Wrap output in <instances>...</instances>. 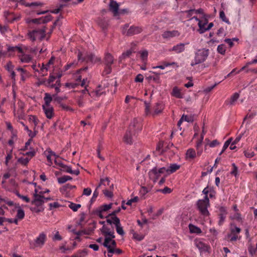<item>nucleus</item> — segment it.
Wrapping results in <instances>:
<instances>
[{
	"instance_id": "nucleus-1",
	"label": "nucleus",
	"mask_w": 257,
	"mask_h": 257,
	"mask_svg": "<svg viewBox=\"0 0 257 257\" xmlns=\"http://www.w3.org/2000/svg\"><path fill=\"white\" fill-rule=\"evenodd\" d=\"M141 130L140 124L139 123L138 119L134 118L126 130L123 137V141L125 143L132 145L133 143V137L135 136L138 131Z\"/></svg>"
},
{
	"instance_id": "nucleus-2",
	"label": "nucleus",
	"mask_w": 257,
	"mask_h": 257,
	"mask_svg": "<svg viewBox=\"0 0 257 257\" xmlns=\"http://www.w3.org/2000/svg\"><path fill=\"white\" fill-rule=\"evenodd\" d=\"M209 49L202 48L198 49L195 54L194 61L191 63L192 66L204 62L209 55Z\"/></svg>"
},
{
	"instance_id": "nucleus-3",
	"label": "nucleus",
	"mask_w": 257,
	"mask_h": 257,
	"mask_svg": "<svg viewBox=\"0 0 257 257\" xmlns=\"http://www.w3.org/2000/svg\"><path fill=\"white\" fill-rule=\"evenodd\" d=\"M166 168L163 167L158 168L156 166L150 170L148 172L149 178L152 180L154 183H156L162 174L166 172Z\"/></svg>"
},
{
	"instance_id": "nucleus-4",
	"label": "nucleus",
	"mask_w": 257,
	"mask_h": 257,
	"mask_svg": "<svg viewBox=\"0 0 257 257\" xmlns=\"http://www.w3.org/2000/svg\"><path fill=\"white\" fill-rule=\"evenodd\" d=\"M82 55V53L79 51L77 56L78 60H82V61H85L86 62H90L91 63H95L101 60L100 58H95L94 54L92 53L87 54L83 58L81 57Z\"/></svg>"
},
{
	"instance_id": "nucleus-5",
	"label": "nucleus",
	"mask_w": 257,
	"mask_h": 257,
	"mask_svg": "<svg viewBox=\"0 0 257 257\" xmlns=\"http://www.w3.org/2000/svg\"><path fill=\"white\" fill-rule=\"evenodd\" d=\"M202 201L201 199L197 201L196 203L197 209L202 215L208 216L210 215V213L207 208L210 206V204H207V203Z\"/></svg>"
},
{
	"instance_id": "nucleus-6",
	"label": "nucleus",
	"mask_w": 257,
	"mask_h": 257,
	"mask_svg": "<svg viewBox=\"0 0 257 257\" xmlns=\"http://www.w3.org/2000/svg\"><path fill=\"white\" fill-rule=\"evenodd\" d=\"M257 63V56L255 57L252 61L247 62L246 64L243 66L239 70V71L242 70H245L246 73L252 72L254 73H257V69L255 68H252L250 67V66L253 64Z\"/></svg>"
},
{
	"instance_id": "nucleus-7",
	"label": "nucleus",
	"mask_w": 257,
	"mask_h": 257,
	"mask_svg": "<svg viewBox=\"0 0 257 257\" xmlns=\"http://www.w3.org/2000/svg\"><path fill=\"white\" fill-rule=\"evenodd\" d=\"M143 31V28L141 27L132 26H131L126 32V36L130 37L135 35H137L141 33Z\"/></svg>"
},
{
	"instance_id": "nucleus-8",
	"label": "nucleus",
	"mask_w": 257,
	"mask_h": 257,
	"mask_svg": "<svg viewBox=\"0 0 257 257\" xmlns=\"http://www.w3.org/2000/svg\"><path fill=\"white\" fill-rule=\"evenodd\" d=\"M119 5L115 1L110 2L109 5V10L112 12L114 16H119Z\"/></svg>"
},
{
	"instance_id": "nucleus-9",
	"label": "nucleus",
	"mask_w": 257,
	"mask_h": 257,
	"mask_svg": "<svg viewBox=\"0 0 257 257\" xmlns=\"http://www.w3.org/2000/svg\"><path fill=\"white\" fill-rule=\"evenodd\" d=\"M38 34H46V31L43 29L34 30L32 31H29L28 36L32 42H34L36 40V36Z\"/></svg>"
},
{
	"instance_id": "nucleus-10",
	"label": "nucleus",
	"mask_w": 257,
	"mask_h": 257,
	"mask_svg": "<svg viewBox=\"0 0 257 257\" xmlns=\"http://www.w3.org/2000/svg\"><path fill=\"white\" fill-rule=\"evenodd\" d=\"M255 115H256L255 112H252L250 110H249V112L247 114V115L244 118L242 123L239 128V131H241L242 130L243 125L245 123L246 121V124L251 123L252 122V121H251L252 119L254 118Z\"/></svg>"
},
{
	"instance_id": "nucleus-11",
	"label": "nucleus",
	"mask_w": 257,
	"mask_h": 257,
	"mask_svg": "<svg viewBox=\"0 0 257 257\" xmlns=\"http://www.w3.org/2000/svg\"><path fill=\"white\" fill-rule=\"evenodd\" d=\"M164 104L162 102H158L156 103L154 107V112L152 113L153 116H155L163 112L164 109Z\"/></svg>"
},
{
	"instance_id": "nucleus-12",
	"label": "nucleus",
	"mask_w": 257,
	"mask_h": 257,
	"mask_svg": "<svg viewBox=\"0 0 257 257\" xmlns=\"http://www.w3.org/2000/svg\"><path fill=\"white\" fill-rule=\"evenodd\" d=\"M195 244L196 247L200 250L201 252H209L210 249V247L209 245L206 244L201 241L196 242Z\"/></svg>"
},
{
	"instance_id": "nucleus-13",
	"label": "nucleus",
	"mask_w": 257,
	"mask_h": 257,
	"mask_svg": "<svg viewBox=\"0 0 257 257\" xmlns=\"http://www.w3.org/2000/svg\"><path fill=\"white\" fill-rule=\"evenodd\" d=\"M102 245L107 248V250L110 248H115L116 246V242L114 239L110 240L106 238L104 240V242L102 243Z\"/></svg>"
},
{
	"instance_id": "nucleus-14",
	"label": "nucleus",
	"mask_w": 257,
	"mask_h": 257,
	"mask_svg": "<svg viewBox=\"0 0 257 257\" xmlns=\"http://www.w3.org/2000/svg\"><path fill=\"white\" fill-rule=\"evenodd\" d=\"M89 225H92V226L89 227L87 229L79 230V232H80V235L82 233L86 235H90L92 233H93V231L96 227V222L95 221H93L92 223H90Z\"/></svg>"
},
{
	"instance_id": "nucleus-15",
	"label": "nucleus",
	"mask_w": 257,
	"mask_h": 257,
	"mask_svg": "<svg viewBox=\"0 0 257 257\" xmlns=\"http://www.w3.org/2000/svg\"><path fill=\"white\" fill-rule=\"evenodd\" d=\"M42 108L47 118L51 119L54 115L53 107L47 108L45 105H42Z\"/></svg>"
},
{
	"instance_id": "nucleus-16",
	"label": "nucleus",
	"mask_w": 257,
	"mask_h": 257,
	"mask_svg": "<svg viewBox=\"0 0 257 257\" xmlns=\"http://www.w3.org/2000/svg\"><path fill=\"white\" fill-rule=\"evenodd\" d=\"M180 35V32L177 30H173L172 31H167L163 33L162 36L164 38H168L170 37L179 36Z\"/></svg>"
},
{
	"instance_id": "nucleus-17",
	"label": "nucleus",
	"mask_w": 257,
	"mask_h": 257,
	"mask_svg": "<svg viewBox=\"0 0 257 257\" xmlns=\"http://www.w3.org/2000/svg\"><path fill=\"white\" fill-rule=\"evenodd\" d=\"M180 167V165L176 163L171 164L169 168H166V172L167 173V175H170L179 169Z\"/></svg>"
},
{
	"instance_id": "nucleus-18",
	"label": "nucleus",
	"mask_w": 257,
	"mask_h": 257,
	"mask_svg": "<svg viewBox=\"0 0 257 257\" xmlns=\"http://www.w3.org/2000/svg\"><path fill=\"white\" fill-rule=\"evenodd\" d=\"M185 44L184 43H179L174 46L172 49L170 50V51H175L176 53H180L185 50Z\"/></svg>"
},
{
	"instance_id": "nucleus-19",
	"label": "nucleus",
	"mask_w": 257,
	"mask_h": 257,
	"mask_svg": "<svg viewBox=\"0 0 257 257\" xmlns=\"http://www.w3.org/2000/svg\"><path fill=\"white\" fill-rule=\"evenodd\" d=\"M114 224L115 225V228H116V231L117 233L121 236H123L124 235L125 232L123 229L121 225L120 221H117V220L115 221V222H114Z\"/></svg>"
},
{
	"instance_id": "nucleus-20",
	"label": "nucleus",
	"mask_w": 257,
	"mask_h": 257,
	"mask_svg": "<svg viewBox=\"0 0 257 257\" xmlns=\"http://www.w3.org/2000/svg\"><path fill=\"white\" fill-rule=\"evenodd\" d=\"M121 210L120 207H118L116 210L113 211L111 213L108 214L107 216L105 217V218H108L109 217L111 216L112 220L115 221L117 219V221H119V218L116 216L117 214H118Z\"/></svg>"
},
{
	"instance_id": "nucleus-21",
	"label": "nucleus",
	"mask_w": 257,
	"mask_h": 257,
	"mask_svg": "<svg viewBox=\"0 0 257 257\" xmlns=\"http://www.w3.org/2000/svg\"><path fill=\"white\" fill-rule=\"evenodd\" d=\"M76 188V186L75 185H72L69 183L66 184V185L63 186L61 188H60V191L62 194H67L68 192L67 190L69 189H73Z\"/></svg>"
},
{
	"instance_id": "nucleus-22",
	"label": "nucleus",
	"mask_w": 257,
	"mask_h": 257,
	"mask_svg": "<svg viewBox=\"0 0 257 257\" xmlns=\"http://www.w3.org/2000/svg\"><path fill=\"white\" fill-rule=\"evenodd\" d=\"M13 13H11L9 11H5L4 12V16L6 19L10 23H13L15 21L17 20L18 18L13 17Z\"/></svg>"
},
{
	"instance_id": "nucleus-23",
	"label": "nucleus",
	"mask_w": 257,
	"mask_h": 257,
	"mask_svg": "<svg viewBox=\"0 0 257 257\" xmlns=\"http://www.w3.org/2000/svg\"><path fill=\"white\" fill-rule=\"evenodd\" d=\"M239 97V94L237 92L234 93L231 97L229 100H226L225 103L227 105H233L234 102Z\"/></svg>"
},
{
	"instance_id": "nucleus-24",
	"label": "nucleus",
	"mask_w": 257,
	"mask_h": 257,
	"mask_svg": "<svg viewBox=\"0 0 257 257\" xmlns=\"http://www.w3.org/2000/svg\"><path fill=\"white\" fill-rule=\"evenodd\" d=\"M133 52H135L133 51L132 49L127 50L126 52H123L121 55L119 57L118 61L119 62H122L126 58L129 57Z\"/></svg>"
},
{
	"instance_id": "nucleus-25",
	"label": "nucleus",
	"mask_w": 257,
	"mask_h": 257,
	"mask_svg": "<svg viewBox=\"0 0 257 257\" xmlns=\"http://www.w3.org/2000/svg\"><path fill=\"white\" fill-rule=\"evenodd\" d=\"M188 227L190 232L192 233L200 234L202 232L201 229L195 225L189 224Z\"/></svg>"
},
{
	"instance_id": "nucleus-26",
	"label": "nucleus",
	"mask_w": 257,
	"mask_h": 257,
	"mask_svg": "<svg viewBox=\"0 0 257 257\" xmlns=\"http://www.w3.org/2000/svg\"><path fill=\"white\" fill-rule=\"evenodd\" d=\"M105 65H111L113 63V57L110 53H107L104 57Z\"/></svg>"
},
{
	"instance_id": "nucleus-27",
	"label": "nucleus",
	"mask_w": 257,
	"mask_h": 257,
	"mask_svg": "<svg viewBox=\"0 0 257 257\" xmlns=\"http://www.w3.org/2000/svg\"><path fill=\"white\" fill-rule=\"evenodd\" d=\"M114 189V186L113 184H111L110 186V190L105 189L103 190V193L106 197L109 198H112L113 196V193L112 191Z\"/></svg>"
},
{
	"instance_id": "nucleus-28",
	"label": "nucleus",
	"mask_w": 257,
	"mask_h": 257,
	"mask_svg": "<svg viewBox=\"0 0 257 257\" xmlns=\"http://www.w3.org/2000/svg\"><path fill=\"white\" fill-rule=\"evenodd\" d=\"M45 203V201L43 199H39V198H34L31 201V204L35 205L37 207H42V206Z\"/></svg>"
},
{
	"instance_id": "nucleus-29",
	"label": "nucleus",
	"mask_w": 257,
	"mask_h": 257,
	"mask_svg": "<svg viewBox=\"0 0 257 257\" xmlns=\"http://www.w3.org/2000/svg\"><path fill=\"white\" fill-rule=\"evenodd\" d=\"M103 235L104 236V240H105L106 238L112 240L115 237L113 229L110 232H103Z\"/></svg>"
},
{
	"instance_id": "nucleus-30",
	"label": "nucleus",
	"mask_w": 257,
	"mask_h": 257,
	"mask_svg": "<svg viewBox=\"0 0 257 257\" xmlns=\"http://www.w3.org/2000/svg\"><path fill=\"white\" fill-rule=\"evenodd\" d=\"M44 100L45 101V105L48 107L50 106V104L52 101V97L49 93H45Z\"/></svg>"
},
{
	"instance_id": "nucleus-31",
	"label": "nucleus",
	"mask_w": 257,
	"mask_h": 257,
	"mask_svg": "<svg viewBox=\"0 0 257 257\" xmlns=\"http://www.w3.org/2000/svg\"><path fill=\"white\" fill-rule=\"evenodd\" d=\"M198 25L199 27L198 31L200 34H203L206 31V25L202 21H199Z\"/></svg>"
},
{
	"instance_id": "nucleus-32",
	"label": "nucleus",
	"mask_w": 257,
	"mask_h": 257,
	"mask_svg": "<svg viewBox=\"0 0 257 257\" xmlns=\"http://www.w3.org/2000/svg\"><path fill=\"white\" fill-rule=\"evenodd\" d=\"M68 202L69 203L68 205L69 207L74 212H76L78 209L81 207V205L80 204H76L70 201H68Z\"/></svg>"
},
{
	"instance_id": "nucleus-33",
	"label": "nucleus",
	"mask_w": 257,
	"mask_h": 257,
	"mask_svg": "<svg viewBox=\"0 0 257 257\" xmlns=\"http://www.w3.org/2000/svg\"><path fill=\"white\" fill-rule=\"evenodd\" d=\"M172 95L178 98H182L180 90L176 86L173 88Z\"/></svg>"
},
{
	"instance_id": "nucleus-34",
	"label": "nucleus",
	"mask_w": 257,
	"mask_h": 257,
	"mask_svg": "<svg viewBox=\"0 0 257 257\" xmlns=\"http://www.w3.org/2000/svg\"><path fill=\"white\" fill-rule=\"evenodd\" d=\"M186 158L194 159L196 157V152L193 149H189L186 153Z\"/></svg>"
},
{
	"instance_id": "nucleus-35",
	"label": "nucleus",
	"mask_w": 257,
	"mask_h": 257,
	"mask_svg": "<svg viewBox=\"0 0 257 257\" xmlns=\"http://www.w3.org/2000/svg\"><path fill=\"white\" fill-rule=\"evenodd\" d=\"M45 238H46V235L43 233H41L39 235V237L37 238V239L36 240V242L37 244H43L45 242Z\"/></svg>"
},
{
	"instance_id": "nucleus-36",
	"label": "nucleus",
	"mask_w": 257,
	"mask_h": 257,
	"mask_svg": "<svg viewBox=\"0 0 257 257\" xmlns=\"http://www.w3.org/2000/svg\"><path fill=\"white\" fill-rule=\"evenodd\" d=\"M231 228H230V231L231 234H236L237 233H239L241 229L239 227H238L233 223L230 224Z\"/></svg>"
},
{
	"instance_id": "nucleus-37",
	"label": "nucleus",
	"mask_w": 257,
	"mask_h": 257,
	"mask_svg": "<svg viewBox=\"0 0 257 257\" xmlns=\"http://www.w3.org/2000/svg\"><path fill=\"white\" fill-rule=\"evenodd\" d=\"M232 141V138H230L225 142V143L224 144V145L223 146L222 150L219 154V156L221 155L224 152V151L228 148L229 145L231 144Z\"/></svg>"
},
{
	"instance_id": "nucleus-38",
	"label": "nucleus",
	"mask_w": 257,
	"mask_h": 257,
	"mask_svg": "<svg viewBox=\"0 0 257 257\" xmlns=\"http://www.w3.org/2000/svg\"><path fill=\"white\" fill-rule=\"evenodd\" d=\"M72 178L70 176H63V177L58 178V182L59 184H63L69 180H71Z\"/></svg>"
},
{
	"instance_id": "nucleus-39",
	"label": "nucleus",
	"mask_w": 257,
	"mask_h": 257,
	"mask_svg": "<svg viewBox=\"0 0 257 257\" xmlns=\"http://www.w3.org/2000/svg\"><path fill=\"white\" fill-rule=\"evenodd\" d=\"M43 20L42 17L39 18H36V19H28L27 20V23L28 24L30 23H33L35 24H43Z\"/></svg>"
},
{
	"instance_id": "nucleus-40",
	"label": "nucleus",
	"mask_w": 257,
	"mask_h": 257,
	"mask_svg": "<svg viewBox=\"0 0 257 257\" xmlns=\"http://www.w3.org/2000/svg\"><path fill=\"white\" fill-rule=\"evenodd\" d=\"M62 171L76 175H78L80 174V171L78 169L72 170L70 166H68L67 170H62Z\"/></svg>"
},
{
	"instance_id": "nucleus-41",
	"label": "nucleus",
	"mask_w": 257,
	"mask_h": 257,
	"mask_svg": "<svg viewBox=\"0 0 257 257\" xmlns=\"http://www.w3.org/2000/svg\"><path fill=\"white\" fill-rule=\"evenodd\" d=\"M88 253V250L84 249L83 250H78L74 254L78 257H85Z\"/></svg>"
},
{
	"instance_id": "nucleus-42",
	"label": "nucleus",
	"mask_w": 257,
	"mask_h": 257,
	"mask_svg": "<svg viewBox=\"0 0 257 257\" xmlns=\"http://www.w3.org/2000/svg\"><path fill=\"white\" fill-rule=\"evenodd\" d=\"M217 51L221 55H224L226 52V47L224 44L219 45L217 48Z\"/></svg>"
},
{
	"instance_id": "nucleus-43",
	"label": "nucleus",
	"mask_w": 257,
	"mask_h": 257,
	"mask_svg": "<svg viewBox=\"0 0 257 257\" xmlns=\"http://www.w3.org/2000/svg\"><path fill=\"white\" fill-rule=\"evenodd\" d=\"M105 181L107 182V185L110 187L111 184H110V180L108 177H106L105 178H101L100 179V183L98 185V186L97 187V188H99L101 185H104L106 186L105 183H104Z\"/></svg>"
},
{
	"instance_id": "nucleus-44",
	"label": "nucleus",
	"mask_w": 257,
	"mask_h": 257,
	"mask_svg": "<svg viewBox=\"0 0 257 257\" xmlns=\"http://www.w3.org/2000/svg\"><path fill=\"white\" fill-rule=\"evenodd\" d=\"M31 158H24L21 157L18 159V162L24 166H27Z\"/></svg>"
},
{
	"instance_id": "nucleus-45",
	"label": "nucleus",
	"mask_w": 257,
	"mask_h": 257,
	"mask_svg": "<svg viewBox=\"0 0 257 257\" xmlns=\"http://www.w3.org/2000/svg\"><path fill=\"white\" fill-rule=\"evenodd\" d=\"M25 131H27L29 133V136L30 137L29 139H32L33 140V139L37 135L38 133V131H35L34 130V132H32L31 130H30L28 126L25 127Z\"/></svg>"
},
{
	"instance_id": "nucleus-46",
	"label": "nucleus",
	"mask_w": 257,
	"mask_h": 257,
	"mask_svg": "<svg viewBox=\"0 0 257 257\" xmlns=\"http://www.w3.org/2000/svg\"><path fill=\"white\" fill-rule=\"evenodd\" d=\"M237 235L235 234L228 233L226 236V239L229 240L230 241L232 242L235 241L237 239Z\"/></svg>"
},
{
	"instance_id": "nucleus-47",
	"label": "nucleus",
	"mask_w": 257,
	"mask_h": 257,
	"mask_svg": "<svg viewBox=\"0 0 257 257\" xmlns=\"http://www.w3.org/2000/svg\"><path fill=\"white\" fill-rule=\"evenodd\" d=\"M25 217V212L24 210L21 208L17 210V213L16 215V217L19 219H23Z\"/></svg>"
},
{
	"instance_id": "nucleus-48",
	"label": "nucleus",
	"mask_w": 257,
	"mask_h": 257,
	"mask_svg": "<svg viewBox=\"0 0 257 257\" xmlns=\"http://www.w3.org/2000/svg\"><path fill=\"white\" fill-rule=\"evenodd\" d=\"M219 18L222 20L224 22L230 24V22L228 19L226 18L225 13L223 11H221L219 12Z\"/></svg>"
},
{
	"instance_id": "nucleus-49",
	"label": "nucleus",
	"mask_w": 257,
	"mask_h": 257,
	"mask_svg": "<svg viewBox=\"0 0 257 257\" xmlns=\"http://www.w3.org/2000/svg\"><path fill=\"white\" fill-rule=\"evenodd\" d=\"M112 203H110L109 204H103L101 205L100 207V209L103 212H105L111 208Z\"/></svg>"
},
{
	"instance_id": "nucleus-50",
	"label": "nucleus",
	"mask_w": 257,
	"mask_h": 257,
	"mask_svg": "<svg viewBox=\"0 0 257 257\" xmlns=\"http://www.w3.org/2000/svg\"><path fill=\"white\" fill-rule=\"evenodd\" d=\"M122 250L120 248H110V249H108V253H113L117 254H120L122 253Z\"/></svg>"
},
{
	"instance_id": "nucleus-51",
	"label": "nucleus",
	"mask_w": 257,
	"mask_h": 257,
	"mask_svg": "<svg viewBox=\"0 0 257 257\" xmlns=\"http://www.w3.org/2000/svg\"><path fill=\"white\" fill-rule=\"evenodd\" d=\"M32 58L30 55H24L21 59V61L24 63H29L32 60Z\"/></svg>"
},
{
	"instance_id": "nucleus-52",
	"label": "nucleus",
	"mask_w": 257,
	"mask_h": 257,
	"mask_svg": "<svg viewBox=\"0 0 257 257\" xmlns=\"http://www.w3.org/2000/svg\"><path fill=\"white\" fill-rule=\"evenodd\" d=\"M49 206L50 207V208H49L50 210H52L53 208H57L59 207L64 206V205H61L57 202H55L54 203H50L49 204Z\"/></svg>"
},
{
	"instance_id": "nucleus-53",
	"label": "nucleus",
	"mask_w": 257,
	"mask_h": 257,
	"mask_svg": "<svg viewBox=\"0 0 257 257\" xmlns=\"http://www.w3.org/2000/svg\"><path fill=\"white\" fill-rule=\"evenodd\" d=\"M43 20V24H46L47 23L51 21L53 17L51 15H48L45 17H42Z\"/></svg>"
},
{
	"instance_id": "nucleus-54",
	"label": "nucleus",
	"mask_w": 257,
	"mask_h": 257,
	"mask_svg": "<svg viewBox=\"0 0 257 257\" xmlns=\"http://www.w3.org/2000/svg\"><path fill=\"white\" fill-rule=\"evenodd\" d=\"M146 79H147L148 81H150V80L152 79L153 80V81H154L158 84L161 83L160 78V77L158 76H149L146 78Z\"/></svg>"
},
{
	"instance_id": "nucleus-55",
	"label": "nucleus",
	"mask_w": 257,
	"mask_h": 257,
	"mask_svg": "<svg viewBox=\"0 0 257 257\" xmlns=\"http://www.w3.org/2000/svg\"><path fill=\"white\" fill-rule=\"evenodd\" d=\"M29 120L32 121L34 122L35 124L34 129H35L36 126L37 125L38 122H39V119L37 118L36 116L31 115L29 116Z\"/></svg>"
},
{
	"instance_id": "nucleus-56",
	"label": "nucleus",
	"mask_w": 257,
	"mask_h": 257,
	"mask_svg": "<svg viewBox=\"0 0 257 257\" xmlns=\"http://www.w3.org/2000/svg\"><path fill=\"white\" fill-rule=\"evenodd\" d=\"M183 120L188 122H193L194 121V118L193 116H188L187 115L183 114L182 116Z\"/></svg>"
},
{
	"instance_id": "nucleus-57",
	"label": "nucleus",
	"mask_w": 257,
	"mask_h": 257,
	"mask_svg": "<svg viewBox=\"0 0 257 257\" xmlns=\"http://www.w3.org/2000/svg\"><path fill=\"white\" fill-rule=\"evenodd\" d=\"M112 71L111 65H105V67L103 71V75H107L111 73Z\"/></svg>"
},
{
	"instance_id": "nucleus-58",
	"label": "nucleus",
	"mask_w": 257,
	"mask_h": 257,
	"mask_svg": "<svg viewBox=\"0 0 257 257\" xmlns=\"http://www.w3.org/2000/svg\"><path fill=\"white\" fill-rule=\"evenodd\" d=\"M145 237V236L142 234H139L136 232L133 233V238L138 241L142 240Z\"/></svg>"
},
{
	"instance_id": "nucleus-59",
	"label": "nucleus",
	"mask_w": 257,
	"mask_h": 257,
	"mask_svg": "<svg viewBox=\"0 0 257 257\" xmlns=\"http://www.w3.org/2000/svg\"><path fill=\"white\" fill-rule=\"evenodd\" d=\"M43 3L40 2H33L31 3H29L27 5V7H42L43 6Z\"/></svg>"
},
{
	"instance_id": "nucleus-60",
	"label": "nucleus",
	"mask_w": 257,
	"mask_h": 257,
	"mask_svg": "<svg viewBox=\"0 0 257 257\" xmlns=\"http://www.w3.org/2000/svg\"><path fill=\"white\" fill-rule=\"evenodd\" d=\"M36 85L37 86H40L41 85H44L47 87H49V85H48L47 83V80L46 78H44L42 80L38 79V81L36 82Z\"/></svg>"
},
{
	"instance_id": "nucleus-61",
	"label": "nucleus",
	"mask_w": 257,
	"mask_h": 257,
	"mask_svg": "<svg viewBox=\"0 0 257 257\" xmlns=\"http://www.w3.org/2000/svg\"><path fill=\"white\" fill-rule=\"evenodd\" d=\"M30 149L32 150L29 152H27L25 154H23L24 156H30L31 158L34 157L36 155V152L35 151V150L32 148H30Z\"/></svg>"
},
{
	"instance_id": "nucleus-62",
	"label": "nucleus",
	"mask_w": 257,
	"mask_h": 257,
	"mask_svg": "<svg viewBox=\"0 0 257 257\" xmlns=\"http://www.w3.org/2000/svg\"><path fill=\"white\" fill-rule=\"evenodd\" d=\"M54 163L56 165H58L61 167L62 168H67L68 166H67L64 164L61 161H60L59 159H57L56 158L54 160Z\"/></svg>"
},
{
	"instance_id": "nucleus-63",
	"label": "nucleus",
	"mask_w": 257,
	"mask_h": 257,
	"mask_svg": "<svg viewBox=\"0 0 257 257\" xmlns=\"http://www.w3.org/2000/svg\"><path fill=\"white\" fill-rule=\"evenodd\" d=\"M148 56L147 50H144L141 53V58L143 61H147Z\"/></svg>"
},
{
	"instance_id": "nucleus-64",
	"label": "nucleus",
	"mask_w": 257,
	"mask_h": 257,
	"mask_svg": "<svg viewBox=\"0 0 257 257\" xmlns=\"http://www.w3.org/2000/svg\"><path fill=\"white\" fill-rule=\"evenodd\" d=\"M219 214H222V215H226L228 213V212H227V208L226 207H225V206H220L219 207Z\"/></svg>"
}]
</instances>
